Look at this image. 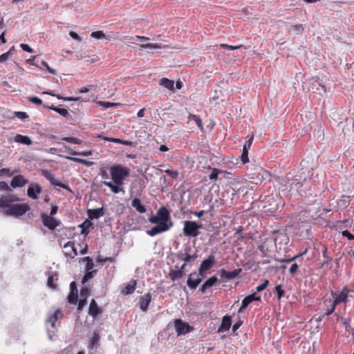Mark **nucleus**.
I'll use <instances>...</instances> for the list:
<instances>
[{"label":"nucleus","instance_id":"obj_1","mask_svg":"<svg viewBox=\"0 0 354 354\" xmlns=\"http://www.w3.org/2000/svg\"><path fill=\"white\" fill-rule=\"evenodd\" d=\"M149 221L151 223L156 224L147 231V234L150 236L167 232L173 226L170 212L165 207H160L156 215L149 218Z\"/></svg>","mask_w":354,"mask_h":354},{"label":"nucleus","instance_id":"obj_2","mask_svg":"<svg viewBox=\"0 0 354 354\" xmlns=\"http://www.w3.org/2000/svg\"><path fill=\"white\" fill-rule=\"evenodd\" d=\"M113 182L116 185H123L124 180L129 176L130 169L122 165H115L109 168Z\"/></svg>","mask_w":354,"mask_h":354},{"label":"nucleus","instance_id":"obj_3","mask_svg":"<svg viewBox=\"0 0 354 354\" xmlns=\"http://www.w3.org/2000/svg\"><path fill=\"white\" fill-rule=\"evenodd\" d=\"M353 290L349 289L348 287H344L340 292H335L331 290L330 295L333 298L331 301L337 306L342 303L347 304L349 301L350 293L353 292Z\"/></svg>","mask_w":354,"mask_h":354},{"label":"nucleus","instance_id":"obj_4","mask_svg":"<svg viewBox=\"0 0 354 354\" xmlns=\"http://www.w3.org/2000/svg\"><path fill=\"white\" fill-rule=\"evenodd\" d=\"M29 209L30 206L26 203H12L9 209H6L3 210V214L6 216L19 217L24 215Z\"/></svg>","mask_w":354,"mask_h":354},{"label":"nucleus","instance_id":"obj_5","mask_svg":"<svg viewBox=\"0 0 354 354\" xmlns=\"http://www.w3.org/2000/svg\"><path fill=\"white\" fill-rule=\"evenodd\" d=\"M202 225L198 224L195 221H185L184 222L183 234L188 237H196L200 234L199 229Z\"/></svg>","mask_w":354,"mask_h":354},{"label":"nucleus","instance_id":"obj_6","mask_svg":"<svg viewBox=\"0 0 354 354\" xmlns=\"http://www.w3.org/2000/svg\"><path fill=\"white\" fill-rule=\"evenodd\" d=\"M174 326L178 335L189 333L194 330L192 326H189L187 323L183 322L180 319H175Z\"/></svg>","mask_w":354,"mask_h":354},{"label":"nucleus","instance_id":"obj_7","mask_svg":"<svg viewBox=\"0 0 354 354\" xmlns=\"http://www.w3.org/2000/svg\"><path fill=\"white\" fill-rule=\"evenodd\" d=\"M205 277H202L201 274H200V272L198 273L194 272L189 274L187 278V286L191 290H195L198 286L201 283L203 279Z\"/></svg>","mask_w":354,"mask_h":354},{"label":"nucleus","instance_id":"obj_8","mask_svg":"<svg viewBox=\"0 0 354 354\" xmlns=\"http://www.w3.org/2000/svg\"><path fill=\"white\" fill-rule=\"evenodd\" d=\"M215 263V257L214 255H209L201 262L198 270L200 274H201L202 277H205L204 273L211 269Z\"/></svg>","mask_w":354,"mask_h":354},{"label":"nucleus","instance_id":"obj_9","mask_svg":"<svg viewBox=\"0 0 354 354\" xmlns=\"http://www.w3.org/2000/svg\"><path fill=\"white\" fill-rule=\"evenodd\" d=\"M41 218L43 225L50 230H55L60 224V222L58 220L51 216L47 215L45 213H42L41 214Z\"/></svg>","mask_w":354,"mask_h":354},{"label":"nucleus","instance_id":"obj_10","mask_svg":"<svg viewBox=\"0 0 354 354\" xmlns=\"http://www.w3.org/2000/svg\"><path fill=\"white\" fill-rule=\"evenodd\" d=\"M19 201V198L14 194L2 196L0 197V207L9 209L13 203Z\"/></svg>","mask_w":354,"mask_h":354},{"label":"nucleus","instance_id":"obj_11","mask_svg":"<svg viewBox=\"0 0 354 354\" xmlns=\"http://www.w3.org/2000/svg\"><path fill=\"white\" fill-rule=\"evenodd\" d=\"M63 253L66 258L73 259L77 255V249L75 248V244L72 241H68L64 244L63 247Z\"/></svg>","mask_w":354,"mask_h":354},{"label":"nucleus","instance_id":"obj_12","mask_svg":"<svg viewBox=\"0 0 354 354\" xmlns=\"http://www.w3.org/2000/svg\"><path fill=\"white\" fill-rule=\"evenodd\" d=\"M43 174H44L45 178L46 179H48L52 185H53L55 186L60 187L66 189H69L68 185L60 182L59 180H57L55 178V175L53 174L52 173H50V171H44Z\"/></svg>","mask_w":354,"mask_h":354},{"label":"nucleus","instance_id":"obj_13","mask_svg":"<svg viewBox=\"0 0 354 354\" xmlns=\"http://www.w3.org/2000/svg\"><path fill=\"white\" fill-rule=\"evenodd\" d=\"M41 192V187L39 184L31 183L28 188L27 195L32 199H37Z\"/></svg>","mask_w":354,"mask_h":354},{"label":"nucleus","instance_id":"obj_14","mask_svg":"<svg viewBox=\"0 0 354 354\" xmlns=\"http://www.w3.org/2000/svg\"><path fill=\"white\" fill-rule=\"evenodd\" d=\"M78 299L77 288L75 281H72L70 284V292L68 296V301L70 304H76Z\"/></svg>","mask_w":354,"mask_h":354},{"label":"nucleus","instance_id":"obj_15","mask_svg":"<svg viewBox=\"0 0 354 354\" xmlns=\"http://www.w3.org/2000/svg\"><path fill=\"white\" fill-rule=\"evenodd\" d=\"M242 272L241 268L235 269L232 272L226 271L225 269L220 270V276L221 278H224L227 280L233 279L240 274Z\"/></svg>","mask_w":354,"mask_h":354},{"label":"nucleus","instance_id":"obj_16","mask_svg":"<svg viewBox=\"0 0 354 354\" xmlns=\"http://www.w3.org/2000/svg\"><path fill=\"white\" fill-rule=\"evenodd\" d=\"M87 215L91 220L98 219L104 215V208L88 209H87Z\"/></svg>","mask_w":354,"mask_h":354},{"label":"nucleus","instance_id":"obj_17","mask_svg":"<svg viewBox=\"0 0 354 354\" xmlns=\"http://www.w3.org/2000/svg\"><path fill=\"white\" fill-rule=\"evenodd\" d=\"M88 314L93 318L96 319L102 314V310L98 307L95 299H92L88 309Z\"/></svg>","mask_w":354,"mask_h":354},{"label":"nucleus","instance_id":"obj_18","mask_svg":"<svg viewBox=\"0 0 354 354\" xmlns=\"http://www.w3.org/2000/svg\"><path fill=\"white\" fill-rule=\"evenodd\" d=\"M137 281L135 279H131L129 283L124 284V288L121 290V294L127 295L131 294L136 290Z\"/></svg>","mask_w":354,"mask_h":354},{"label":"nucleus","instance_id":"obj_19","mask_svg":"<svg viewBox=\"0 0 354 354\" xmlns=\"http://www.w3.org/2000/svg\"><path fill=\"white\" fill-rule=\"evenodd\" d=\"M28 183L26 180L22 175H17L12 178L10 185L14 187H21Z\"/></svg>","mask_w":354,"mask_h":354},{"label":"nucleus","instance_id":"obj_20","mask_svg":"<svg viewBox=\"0 0 354 354\" xmlns=\"http://www.w3.org/2000/svg\"><path fill=\"white\" fill-rule=\"evenodd\" d=\"M151 301V295L149 292L146 293L139 302V307L143 312H146L148 309L149 305Z\"/></svg>","mask_w":354,"mask_h":354},{"label":"nucleus","instance_id":"obj_21","mask_svg":"<svg viewBox=\"0 0 354 354\" xmlns=\"http://www.w3.org/2000/svg\"><path fill=\"white\" fill-rule=\"evenodd\" d=\"M232 325V319L230 316L225 315L222 319V323L219 327L218 332L221 333L230 330Z\"/></svg>","mask_w":354,"mask_h":354},{"label":"nucleus","instance_id":"obj_22","mask_svg":"<svg viewBox=\"0 0 354 354\" xmlns=\"http://www.w3.org/2000/svg\"><path fill=\"white\" fill-rule=\"evenodd\" d=\"M217 281L218 279L216 276L211 277L202 285L200 288V291L202 293H205L207 289L214 286Z\"/></svg>","mask_w":354,"mask_h":354},{"label":"nucleus","instance_id":"obj_23","mask_svg":"<svg viewBox=\"0 0 354 354\" xmlns=\"http://www.w3.org/2000/svg\"><path fill=\"white\" fill-rule=\"evenodd\" d=\"M14 141L15 142L23 144L25 145H31L32 143V142L29 136H23L21 134H17L14 137Z\"/></svg>","mask_w":354,"mask_h":354},{"label":"nucleus","instance_id":"obj_24","mask_svg":"<svg viewBox=\"0 0 354 354\" xmlns=\"http://www.w3.org/2000/svg\"><path fill=\"white\" fill-rule=\"evenodd\" d=\"M102 184L105 186L109 187L111 192L114 194H118L120 192H124V188L122 187V185H116L113 184L109 181H103Z\"/></svg>","mask_w":354,"mask_h":354},{"label":"nucleus","instance_id":"obj_25","mask_svg":"<svg viewBox=\"0 0 354 354\" xmlns=\"http://www.w3.org/2000/svg\"><path fill=\"white\" fill-rule=\"evenodd\" d=\"M175 268L171 269L169 273V277L172 281L179 279L184 276L183 270H180L178 266H175Z\"/></svg>","mask_w":354,"mask_h":354},{"label":"nucleus","instance_id":"obj_26","mask_svg":"<svg viewBox=\"0 0 354 354\" xmlns=\"http://www.w3.org/2000/svg\"><path fill=\"white\" fill-rule=\"evenodd\" d=\"M191 250L189 247L185 250V252H180L176 254L178 259L183 261L185 263H189L191 261V254L189 252Z\"/></svg>","mask_w":354,"mask_h":354},{"label":"nucleus","instance_id":"obj_27","mask_svg":"<svg viewBox=\"0 0 354 354\" xmlns=\"http://www.w3.org/2000/svg\"><path fill=\"white\" fill-rule=\"evenodd\" d=\"M131 205L139 213L142 214L146 212V208L145 205L142 204L141 201L138 198H135L132 200Z\"/></svg>","mask_w":354,"mask_h":354},{"label":"nucleus","instance_id":"obj_28","mask_svg":"<svg viewBox=\"0 0 354 354\" xmlns=\"http://www.w3.org/2000/svg\"><path fill=\"white\" fill-rule=\"evenodd\" d=\"M159 84L160 86H164L165 88L170 90V91H172L174 90V82L173 80H171L168 78H166V77H162L160 80V83Z\"/></svg>","mask_w":354,"mask_h":354},{"label":"nucleus","instance_id":"obj_29","mask_svg":"<svg viewBox=\"0 0 354 354\" xmlns=\"http://www.w3.org/2000/svg\"><path fill=\"white\" fill-rule=\"evenodd\" d=\"M57 279L58 277L57 274L49 276L47 281L48 286L53 290H57V286L55 282Z\"/></svg>","mask_w":354,"mask_h":354},{"label":"nucleus","instance_id":"obj_30","mask_svg":"<svg viewBox=\"0 0 354 354\" xmlns=\"http://www.w3.org/2000/svg\"><path fill=\"white\" fill-rule=\"evenodd\" d=\"M61 313V310L59 309H57L55 313L50 315L48 319V322L50 324L53 328H55V323L58 319V315Z\"/></svg>","mask_w":354,"mask_h":354},{"label":"nucleus","instance_id":"obj_31","mask_svg":"<svg viewBox=\"0 0 354 354\" xmlns=\"http://www.w3.org/2000/svg\"><path fill=\"white\" fill-rule=\"evenodd\" d=\"M192 120L195 122V123L196 124V125L198 127V128L201 130L203 129V124H202V120L199 118V116L190 113L189 115V116H188V121L189 122V121H192Z\"/></svg>","mask_w":354,"mask_h":354},{"label":"nucleus","instance_id":"obj_32","mask_svg":"<svg viewBox=\"0 0 354 354\" xmlns=\"http://www.w3.org/2000/svg\"><path fill=\"white\" fill-rule=\"evenodd\" d=\"M304 28L302 24H292L290 25V32H293L295 34L301 35L304 32Z\"/></svg>","mask_w":354,"mask_h":354},{"label":"nucleus","instance_id":"obj_33","mask_svg":"<svg viewBox=\"0 0 354 354\" xmlns=\"http://www.w3.org/2000/svg\"><path fill=\"white\" fill-rule=\"evenodd\" d=\"M100 341V335L97 333H94V335L92 337V339L90 341L88 348L93 349L94 347H95Z\"/></svg>","mask_w":354,"mask_h":354},{"label":"nucleus","instance_id":"obj_34","mask_svg":"<svg viewBox=\"0 0 354 354\" xmlns=\"http://www.w3.org/2000/svg\"><path fill=\"white\" fill-rule=\"evenodd\" d=\"M66 158L69 159V160H71L75 162H77V163H81V164H83L86 166H91L93 162H91V161H88L87 160H85V159H82V158H73V157H66Z\"/></svg>","mask_w":354,"mask_h":354},{"label":"nucleus","instance_id":"obj_35","mask_svg":"<svg viewBox=\"0 0 354 354\" xmlns=\"http://www.w3.org/2000/svg\"><path fill=\"white\" fill-rule=\"evenodd\" d=\"M68 151H69L70 154L73 155V156L80 155V156H91L93 154L92 150L84 151H76L71 149H68Z\"/></svg>","mask_w":354,"mask_h":354},{"label":"nucleus","instance_id":"obj_36","mask_svg":"<svg viewBox=\"0 0 354 354\" xmlns=\"http://www.w3.org/2000/svg\"><path fill=\"white\" fill-rule=\"evenodd\" d=\"M49 109L56 111L57 113L60 114L62 116L65 117V118L69 115L68 110L66 109L59 108L57 106H54L53 105L50 106Z\"/></svg>","mask_w":354,"mask_h":354},{"label":"nucleus","instance_id":"obj_37","mask_svg":"<svg viewBox=\"0 0 354 354\" xmlns=\"http://www.w3.org/2000/svg\"><path fill=\"white\" fill-rule=\"evenodd\" d=\"M327 301L330 303V305L326 308V311L324 313V315L329 316L333 313L337 306L334 305V304L331 301L330 299L328 301H325V303H326Z\"/></svg>","mask_w":354,"mask_h":354},{"label":"nucleus","instance_id":"obj_38","mask_svg":"<svg viewBox=\"0 0 354 354\" xmlns=\"http://www.w3.org/2000/svg\"><path fill=\"white\" fill-rule=\"evenodd\" d=\"M306 252H307V250H306L304 252H302L299 254L292 257V258L281 259L278 260V261L281 262V263H291V262L294 261L295 260L297 259L298 258L302 257L304 254H305L306 253Z\"/></svg>","mask_w":354,"mask_h":354},{"label":"nucleus","instance_id":"obj_39","mask_svg":"<svg viewBox=\"0 0 354 354\" xmlns=\"http://www.w3.org/2000/svg\"><path fill=\"white\" fill-rule=\"evenodd\" d=\"M62 140L75 145H80L82 142V140L75 137H63Z\"/></svg>","mask_w":354,"mask_h":354},{"label":"nucleus","instance_id":"obj_40","mask_svg":"<svg viewBox=\"0 0 354 354\" xmlns=\"http://www.w3.org/2000/svg\"><path fill=\"white\" fill-rule=\"evenodd\" d=\"M275 292L277 295V299H281L285 295V292L282 288V285L279 284L275 286Z\"/></svg>","mask_w":354,"mask_h":354},{"label":"nucleus","instance_id":"obj_41","mask_svg":"<svg viewBox=\"0 0 354 354\" xmlns=\"http://www.w3.org/2000/svg\"><path fill=\"white\" fill-rule=\"evenodd\" d=\"M97 270H87V272L84 274L83 279H82V283H85L87 281L90 280L91 279H92L93 277V274L94 273H96Z\"/></svg>","mask_w":354,"mask_h":354},{"label":"nucleus","instance_id":"obj_42","mask_svg":"<svg viewBox=\"0 0 354 354\" xmlns=\"http://www.w3.org/2000/svg\"><path fill=\"white\" fill-rule=\"evenodd\" d=\"M248 151H249V150H248L246 149L243 148V149H242L241 160L243 164H245L249 162Z\"/></svg>","mask_w":354,"mask_h":354},{"label":"nucleus","instance_id":"obj_43","mask_svg":"<svg viewBox=\"0 0 354 354\" xmlns=\"http://www.w3.org/2000/svg\"><path fill=\"white\" fill-rule=\"evenodd\" d=\"M250 299L248 298V296H246L242 301L241 306L240 307L239 312L243 311L244 309H245L250 304H251Z\"/></svg>","mask_w":354,"mask_h":354},{"label":"nucleus","instance_id":"obj_44","mask_svg":"<svg viewBox=\"0 0 354 354\" xmlns=\"http://www.w3.org/2000/svg\"><path fill=\"white\" fill-rule=\"evenodd\" d=\"M91 36L92 37H93L95 39H97L105 38V35L103 32V31H102V30H97V31L93 32L91 34Z\"/></svg>","mask_w":354,"mask_h":354},{"label":"nucleus","instance_id":"obj_45","mask_svg":"<svg viewBox=\"0 0 354 354\" xmlns=\"http://www.w3.org/2000/svg\"><path fill=\"white\" fill-rule=\"evenodd\" d=\"M140 48H141V49L147 48H161V44H160L148 43V44H141Z\"/></svg>","mask_w":354,"mask_h":354},{"label":"nucleus","instance_id":"obj_46","mask_svg":"<svg viewBox=\"0 0 354 354\" xmlns=\"http://www.w3.org/2000/svg\"><path fill=\"white\" fill-rule=\"evenodd\" d=\"M165 172L173 179H176L178 176V171L176 170L167 169L165 170Z\"/></svg>","mask_w":354,"mask_h":354},{"label":"nucleus","instance_id":"obj_47","mask_svg":"<svg viewBox=\"0 0 354 354\" xmlns=\"http://www.w3.org/2000/svg\"><path fill=\"white\" fill-rule=\"evenodd\" d=\"M53 96H55L59 100H62L64 101H77L79 100V97H62L59 95H53Z\"/></svg>","mask_w":354,"mask_h":354},{"label":"nucleus","instance_id":"obj_48","mask_svg":"<svg viewBox=\"0 0 354 354\" xmlns=\"http://www.w3.org/2000/svg\"><path fill=\"white\" fill-rule=\"evenodd\" d=\"M220 173V170L216 168H213L211 174L209 176V180H216L218 178V175Z\"/></svg>","mask_w":354,"mask_h":354},{"label":"nucleus","instance_id":"obj_49","mask_svg":"<svg viewBox=\"0 0 354 354\" xmlns=\"http://www.w3.org/2000/svg\"><path fill=\"white\" fill-rule=\"evenodd\" d=\"M247 138L248 139V140L245 141L243 148L250 150L252 143V141H253V139H254V137H253V135H252V136H248Z\"/></svg>","mask_w":354,"mask_h":354},{"label":"nucleus","instance_id":"obj_50","mask_svg":"<svg viewBox=\"0 0 354 354\" xmlns=\"http://www.w3.org/2000/svg\"><path fill=\"white\" fill-rule=\"evenodd\" d=\"M269 281L268 279H266L264 280L263 283L259 286H258L257 288H256V290L257 292H261L263 291V290H265L266 288V287L268 286L269 284Z\"/></svg>","mask_w":354,"mask_h":354},{"label":"nucleus","instance_id":"obj_51","mask_svg":"<svg viewBox=\"0 0 354 354\" xmlns=\"http://www.w3.org/2000/svg\"><path fill=\"white\" fill-rule=\"evenodd\" d=\"M84 260L86 261V270H91L93 268V260L91 259V258L90 257H84Z\"/></svg>","mask_w":354,"mask_h":354},{"label":"nucleus","instance_id":"obj_52","mask_svg":"<svg viewBox=\"0 0 354 354\" xmlns=\"http://www.w3.org/2000/svg\"><path fill=\"white\" fill-rule=\"evenodd\" d=\"M41 64L42 66H44V68H46L47 69V71L50 73V74H53V75H55L56 74V71L52 68H50L48 65V64L45 62V61H42L41 62Z\"/></svg>","mask_w":354,"mask_h":354},{"label":"nucleus","instance_id":"obj_53","mask_svg":"<svg viewBox=\"0 0 354 354\" xmlns=\"http://www.w3.org/2000/svg\"><path fill=\"white\" fill-rule=\"evenodd\" d=\"M298 269H299V266L296 263H294L291 265L290 270H289V272L292 276H294L296 274V272L298 271Z\"/></svg>","mask_w":354,"mask_h":354},{"label":"nucleus","instance_id":"obj_54","mask_svg":"<svg viewBox=\"0 0 354 354\" xmlns=\"http://www.w3.org/2000/svg\"><path fill=\"white\" fill-rule=\"evenodd\" d=\"M89 295V290L88 288H83L80 291V297L82 299H86Z\"/></svg>","mask_w":354,"mask_h":354},{"label":"nucleus","instance_id":"obj_55","mask_svg":"<svg viewBox=\"0 0 354 354\" xmlns=\"http://www.w3.org/2000/svg\"><path fill=\"white\" fill-rule=\"evenodd\" d=\"M15 115L16 117L21 120H25L28 118V115L26 112L16 111L15 112Z\"/></svg>","mask_w":354,"mask_h":354},{"label":"nucleus","instance_id":"obj_56","mask_svg":"<svg viewBox=\"0 0 354 354\" xmlns=\"http://www.w3.org/2000/svg\"><path fill=\"white\" fill-rule=\"evenodd\" d=\"M97 104L100 106H104V109H108V108L114 106L115 105L114 103H111L109 102H103V101H100L97 102Z\"/></svg>","mask_w":354,"mask_h":354},{"label":"nucleus","instance_id":"obj_57","mask_svg":"<svg viewBox=\"0 0 354 354\" xmlns=\"http://www.w3.org/2000/svg\"><path fill=\"white\" fill-rule=\"evenodd\" d=\"M29 101L37 105H41L42 104V100L36 96L30 97Z\"/></svg>","mask_w":354,"mask_h":354},{"label":"nucleus","instance_id":"obj_58","mask_svg":"<svg viewBox=\"0 0 354 354\" xmlns=\"http://www.w3.org/2000/svg\"><path fill=\"white\" fill-rule=\"evenodd\" d=\"M242 46H230V45H228V44H221L220 45V47L221 48H227L228 50H235V49H238V48H241Z\"/></svg>","mask_w":354,"mask_h":354},{"label":"nucleus","instance_id":"obj_59","mask_svg":"<svg viewBox=\"0 0 354 354\" xmlns=\"http://www.w3.org/2000/svg\"><path fill=\"white\" fill-rule=\"evenodd\" d=\"M20 47L23 50L26 51L28 53H32L34 51L32 48H30L28 44H21Z\"/></svg>","mask_w":354,"mask_h":354},{"label":"nucleus","instance_id":"obj_60","mask_svg":"<svg viewBox=\"0 0 354 354\" xmlns=\"http://www.w3.org/2000/svg\"><path fill=\"white\" fill-rule=\"evenodd\" d=\"M343 236L347 237L348 240H354V235L350 233L348 230H344L342 232Z\"/></svg>","mask_w":354,"mask_h":354},{"label":"nucleus","instance_id":"obj_61","mask_svg":"<svg viewBox=\"0 0 354 354\" xmlns=\"http://www.w3.org/2000/svg\"><path fill=\"white\" fill-rule=\"evenodd\" d=\"M248 298L250 299L251 302L254 301H260L261 300V298L260 296H257L256 293H252L249 295H248Z\"/></svg>","mask_w":354,"mask_h":354},{"label":"nucleus","instance_id":"obj_62","mask_svg":"<svg viewBox=\"0 0 354 354\" xmlns=\"http://www.w3.org/2000/svg\"><path fill=\"white\" fill-rule=\"evenodd\" d=\"M36 58V56H32L30 58L26 60V62L29 64L30 65L37 66L39 68V66L35 62V59Z\"/></svg>","mask_w":354,"mask_h":354},{"label":"nucleus","instance_id":"obj_63","mask_svg":"<svg viewBox=\"0 0 354 354\" xmlns=\"http://www.w3.org/2000/svg\"><path fill=\"white\" fill-rule=\"evenodd\" d=\"M69 35L75 40L81 41L80 37L74 31H70Z\"/></svg>","mask_w":354,"mask_h":354},{"label":"nucleus","instance_id":"obj_64","mask_svg":"<svg viewBox=\"0 0 354 354\" xmlns=\"http://www.w3.org/2000/svg\"><path fill=\"white\" fill-rule=\"evenodd\" d=\"M10 189V187L8 186V185L4 182V181H1L0 182V190H5V191H7V190H9Z\"/></svg>","mask_w":354,"mask_h":354}]
</instances>
